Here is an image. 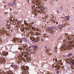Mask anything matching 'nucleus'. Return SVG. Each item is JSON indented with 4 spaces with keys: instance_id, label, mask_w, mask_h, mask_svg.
<instances>
[{
    "instance_id": "1",
    "label": "nucleus",
    "mask_w": 74,
    "mask_h": 74,
    "mask_svg": "<svg viewBox=\"0 0 74 74\" xmlns=\"http://www.w3.org/2000/svg\"><path fill=\"white\" fill-rule=\"evenodd\" d=\"M24 70L22 72V73L23 74H25L26 73V71L28 70L27 67H26V66H25L24 68Z\"/></svg>"
},
{
    "instance_id": "2",
    "label": "nucleus",
    "mask_w": 74,
    "mask_h": 74,
    "mask_svg": "<svg viewBox=\"0 0 74 74\" xmlns=\"http://www.w3.org/2000/svg\"><path fill=\"white\" fill-rule=\"evenodd\" d=\"M12 67L14 69V70H16L17 69V66L16 64H14V63H12L11 65Z\"/></svg>"
},
{
    "instance_id": "3",
    "label": "nucleus",
    "mask_w": 74,
    "mask_h": 74,
    "mask_svg": "<svg viewBox=\"0 0 74 74\" xmlns=\"http://www.w3.org/2000/svg\"><path fill=\"white\" fill-rule=\"evenodd\" d=\"M36 34L38 38H42V36L41 35V34L36 33Z\"/></svg>"
},
{
    "instance_id": "4",
    "label": "nucleus",
    "mask_w": 74,
    "mask_h": 74,
    "mask_svg": "<svg viewBox=\"0 0 74 74\" xmlns=\"http://www.w3.org/2000/svg\"><path fill=\"white\" fill-rule=\"evenodd\" d=\"M52 67H55V68H56V69L57 70H59V69H60V66H58L57 65H54V66L52 65Z\"/></svg>"
},
{
    "instance_id": "5",
    "label": "nucleus",
    "mask_w": 74,
    "mask_h": 74,
    "mask_svg": "<svg viewBox=\"0 0 74 74\" xmlns=\"http://www.w3.org/2000/svg\"><path fill=\"white\" fill-rule=\"evenodd\" d=\"M9 6H10V7H14L15 6V3H10L9 5Z\"/></svg>"
},
{
    "instance_id": "6",
    "label": "nucleus",
    "mask_w": 74,
    "mask_h": 74,
    "mask_svg": "<svg viewBox=\"0 0 74 74\" xmlns=\"http://www.w3.org/2000/svg\"><path fill=\"white\" fill-rule=\"evenodd\" d=\"M46 52L47 53L48 55H52V54L50 53L49 52V51L47 49H46Z\"/></svg>"
},
{
    "instance_id": "7",
    "label": "nucleus",
    "mask_w": 74,
    "mask_h": 74,
    "mask_svg": "<svg viewBox=\"0 0 74 74\" xmlns=\"http://www.w3.org/2000/svg\"><path fill=\"white\" fill-rule=\"evenodd\" d=\"M0 62H1V63H4L5 62V60L3 58H0Z\"/></svg>"
},
{
    "instance_id": "8",
    "label": "nucleus",
    "mask_w": 74,
    "mask_h": 74,
    "mask_svg": "<svg viewBox=\"0 0 74 74\" xmlns=\"http://www.w3.org/2000/svg\"><path fill=\"white\" fill-rule=\"evenodd\" d=\"M71 46H70V47L71 48H72L73 49V48H74V42H72L71 43Z\"/></svg>"
},
{
    "instance_id": "9",
    "label": "nucleus",
    "mask_w": 74,
    "mask_h": 74,
    "mask_svg": "<svg viewBox=\"0 0 74 74\" xmlns=\"http://www.w3.org/2000/svg\"><path fill=\"white\" fill-rule=\"evenodd\" d=\"M63 27V26L62 25H60L58 26V28L59 29H62V27Z\"/></svg>"
},
{
    "instance_id": "10",
    "label": "nucleus",
    "mask_w": 74,
    "mask_h": 74,
    "mask_svg": "<svg viewBox=\"0 0 74 74\" xmlns=\"http://www.w3.org/2000/svg\"><path fill=\"white\" fill-rule=\"evenodd\" d=\"M31 47H32V48H37V46L34 45H31L30 46Z\"/></svg>"
},
{
    "instance_id": "11",
    "label": "nucleus",
    "mask_w": 74,
    "mask_h": 74,
    "mask_svg": "<svg viewBox=\"0 0 74 74\" xmlns=\"http://www.w3.org/2000/svg\"><path fill=\"white\" fill-rule=\"evenodd\" d=\"M65 18L66 19L67 21H69V20H70V17L69 16H66Z\"/></svg>"
},
{
    "instance_id": "12",
    "label": "nucleus",
    "mask_w": 74,
    "mask_h": 74,
    "mask_svg": "<svg viewBox=\"0 0 74 74\" xmlns=\"http://www.w3.org/2000/svg\"><path fill=\"white\" fill-rule=\"evenodd\" d=\"M33 53L34 55H35V54H36V49H33Z\"/></svg>"
},
{
    "instance_id": "13",
    "label": "nucleus",
    "mask_w": 74,
    "mask_h": 74,
    "mask_svg": "<svg viewBox=\"0 0 74 74\" xmlns=\"http://www.w3.org/2000/svg\"><path fill=\"white\" fill-rule=\"evenodd\" d=\"M34 40L36 42H37L38 41H40V39H38L37 38H35L34 39Z\"/></svg>"
},
{
    "instance_id": "14",
    "label": "nucleus",
    "mask_w": 74,
    "mask_h": 74,
    "mask_svg": "<svg viewBox=\"0 0 74 74\" xmlns=\"http://www.w3.org/2000/svg\"><path fill=\"white\" fill-rule=\"evenodd\" d=\"M68 46H65V47H64V49L65 51H66L67 50V49H69V47H68Z\"/></svg>"
},
{
    "instance_id": "15",
    "label": "nucleus",
    "mask_w": 74,
    "mask_h": 74,
    "mask_svg": "<svg viewBox=\"0 0 74 74\" xmlns=\"http://www.w3.org/2000/svg\"><path fill=\"white\" fill-rule=\"evenodd\" d=\"M22 40L23 41H25V42H26L27 41V39L26 38H22Z\"/></svg>"
},
{
    "instance_id": "16",
    "label": "nucleus",
    "mask_w": 74,
    "mask_h": 74,
    "mask_svg": "<svg viewBox=\"0 0 74 74\" xmlns=\"http://www.w3.org/2000/svg\"><path fill=\"white\" fill-rule=\"evenodd\" d=\"M18 49H20V51H22V50L23 49H24V47L23 46L21 47L20 48L19 47Z\"/></svg>"
},
{
    "instance_id": "17",
    "label": "nucleus",
    "mask_w": 74,
    "mask_h": 74,
    "mask_svg": "<svg viewBox=\"0 0 74 74\" xmlns=\"http://www.w3.org/2000/svg\"><path fill=\"white\" fill-rule=\"evenodd\" d=\"M71 63H72L73 66H74V60H72L70 61Z\"/></svg>"
},
{
    "instance_id": "18",
    "label": "nucleus",
    "mask_w": 74,
    "mask_h": 74,
    "mask_svg": "<svg viewBox=\"0 0 74 74\" xmlns=\"http://www.w3.org/2000/svg\"><path fill=\"white\" fill-rule=\"evenodd\" d=\"M72 55V53H70L69 54H68L67 55V56H68V57H70V56H71Z\"/></svg>"
},
{
    "instance_id": "19",
    "label": "nucleus",
    "mask_w": 74,
    "mask_h": 74,
    "mask_svg": "<svg viewBox=\"0 0 74 74\" xmlns=\"http://www.w3.org/2000/svg\"><path fill=\"white\" fill-rule=\"evenodd\" d=\"M70 70V69L69 67H67L66 69L67 71H69V70Z\"/></svg>"
},
{
    "instance_id": "20",
    "label": "nucleus",
    "mask_w": 74,
    "mask_h": 74,
    "mask_svg": "<svg viewBox=\"0 0 74 74\" xmlns=\"http://www.w3.org/2000/svg\"><path fill=\"white\" fill-rule=\"evenodd\" d=\"M50 29L51 30H53V29H54V27H53L51 28Z\"/></svg>"
},
{
    "instance_id": "21",
    "label": "nucleus",
    "mask_w": 74,
    "mask_h": 74,
    "mask_svg": "<svg viewBox=\"0 0 74 74\" xmlns=\"http://www.w3.org/2000/svg\"><path fill=\"white\" fill-rule=\"evenodd\" d=\"M71 69H74V66H72L71 65Z\"/></svg>"
},
{
    "instance_id": "22",
    "label": "nucleus",
    "mask_w": 74,
    "mask_h": 74,
    "mask_svg": "<svg viewBox=\"0 0 74 74\" xmlns=\"http://www.w3.org/2000/svg\"><path fill=\"white\" fill-rule=\"evenodd\" d=\"M14 18L13 17H12L11 18V20L12 21L13 20H14Z\"/></svg>"
},
{
    "instance_id": "23",
    "label": "nucleus",
    "mask_w": 74,
    "mask_h": 74,
    "mask_svg": "<svg viewBox=\"0 0 74 74\" xmlns=\"http://www.w3.org/2000/svg\"><path fill=\"white\" fill-rule=\"evenodd\" d=\"M68 61H70V60L69 59H67L66 60V62H67Z\"/></svg>"
},
{
    "instance_id": "24",
    "label": "nucleus",
    "mask_w": 74,
    "mask_h": 74,
    "mask_svg": "<svg viewBox=\"0 0 74 74\" xmlns=\"http://www.w3.org/2000/svg\"><path fill=\"white\" fill-rule=\"evenodd\" d=\"M55 60L56 61V62H58V60L56 58H55Z\"/></svg>"
},
{
    "instance_id": "25",
    "label": "nucleus",
    "mask_w": 74,
    "mask_h": 74,
    "mask_svg": "<svg viewBox=\"0 0 74 74\" xmlns=\"http://www.w3.org/2000/svg\"><path fill=\"white\" fill-rule=\"evenodd\" d=\"M18 40V39L16 38V39H15L14 41H17V40Z\"/></svg>"
},
{
    "instance_id": "26",
    "label": "nucleus",
    "mask_w": 74,
    "mask_h": 74,
    "mask_svg": "<svg viewBox=\"0 0 74 74\" xmlns=\"http://www.w3.org/2000/svg\"><path fill=\"white\" fill-rule=\"evenodd\" d=\"M57 74H59V71H58L56 72Z\"/></svg>"
},
{
    "instance_id": "27",
    "label": "nucleus",
    "mask_w": 74,
    "mask_h": 74,
    "mask_svg": "<svg viewBox=\"0 0 74 74\" xmlns=\"http://www.w3.org/2000/svg\"><path fill=\"white\" fill-rule=\"evenodd\" d=\"M56 12H57L58 14H59V11L58 10H56Z\"/></svg>"
},
{
    "instance_id": "28",
    "label": "nucleus",
    "mask_w": 74,
    "mask_h": 74,
    "mask_svg": "<svg viewBox=\"0 0 74 74\" xmlns=\"http://www.w3.org/2000/svg\"><path fill=\"white\" fill-rule=\"evenodd\" d=\"M24 48H26V46H23Z\"/></svg>"
},
{
    "instance_id": "29",
    "label": "nucleus",
    "mask_w": 74,
    "mask_h": 74,
    "mask_svg": "<svg viewBox=\"0 0 74 74\" xmlns=\"http://www.w3.org/2000/svg\"><path fill=\"white\" fill-rule=\"evenodd\" d=\"M21 21H18V23H21Z\"/></svg>"
},
{
    "instance_id": "30",
    "label": "nucleus",
    "mask_w": 74,
    "mask_h": 74,
    "mask_svg": "<svg viewBox=\"0 0 74 74\" xmlns=\"http://www.w3.org/2000/svg\"><path fill=\"white\" fill-rule=\"evenodd\" d=\"M62 37H60V38H59V40H60V39H62Z\"/></svg>"
},
{
    "instance_id": "31",
    "label": "nucleus",
    "mask_w": 74,
    "mask_h": 74,
    "mask_svg": "<svg viewBox=\"0 0 74 74\" xmlns=\"http://www.w3.org/2000/svg\"><path fill=\"white\" fill-rule=\"evenodd\" d=\"M19 62L20 63H22V60L20 61Z\"/></svg>"
},
{
    "instance_id": "32",
    "label": "nucleus",
    "mask_w": 74,
    "mask_h": 74,
    "mask_svg": "<svg viewBox=\"0 0 74 74\" xmlns=\"http://www.w3.org/2000/svg\"><path fill=\"white\" fill-rule=\"evenodd\" d=\"M60 8H61L62 10H63V9L62 8V7L61 6Z\"/></svg>"
},
{
    "instance_id": "33",
    "label": "nucleus",
    "mask_w": 74,
    "mask_h": 74,
    "mask_svg": "<svg viewBox=\"0 0 74 74\" xmlns=\"http://www.w3.org/2000/svg\"><path fill=\"white\" fill-rule=\"evenodd\" d=\"M41 41H42V42H43V39H41Z\"/></svg>"
},
{
    "instance_id": "34",
    "label": "nucleus",
    "mask_w": 74,
    "mask_h": 74,
    "mask_svg": "<svg viewBox=\"0 0 74 74\" xmlns=\"http://www.w3.org/2000/svg\"><path fill=\"white\" fill-rule=\"evenodd\" d=\"M18 64H19V63H20V62H19V61H18Z\"/></svg>"
},
{
    "instance_id": "35",
    "label": "nucleus",
    "mask_w": 74,
    "mask_h": 74,
    "mask_svg": "<svg viewBox=\"0 0 74 74\" xmlns=\"http://www.w3.org/2000/svg\"><path fill=\"white\" fill-rule=\"evenodd\" d=\"M55 59L56 58H54V59H53V61H55Z\"/></svg>"
},
{
    "instance_id": "36",
    "label": "nucleus",
    "mask_w": 74,
    "mask_h": 74,
    "mask_svg": "<svg viewBox=\"0 0 74 74\" xmlns=\"http://www.w3.org/2000/svg\"><path fill=\"white\" fill-rule=\"evenodd\" d=\"M45 48H47V47L45 46Z\"/></svg>"
},
{
    "instance_id": "37",
    "label": "nucleus",
    "mask_w": 74,
    "mask_h": 74,
    "mask_svg": "<svg viewBox=\"0 0 74 74\" xmlns=\"http://www.w3.org/2000/svg\"><path fill=\"white\" fill-rule=\"evenodd\" d=\"M32 49L29 50V51H32Z\"/></svg>"
},
{
    "instance_id": "38",
    "label": "nucleus",
    "mask_w": 74,
    "mask_h": 74,
    "mask_svg": "<svg viewBox=\"0 0 74 74\" xmlns=\"http://www.w3.org/2000/svg\"><path fill=\"white\" fill-rule=\"evenodd\" d=\"M55 52H56V53H58V52H57V51H55Z\"/></svg>"
},
{
    "instance_id": "39",
    "label": "nucleus",
    "mask_w": 74,
    "mask_h": 74,
    "mask_svg": "<svg viewBox=\"0 0 74 74\" xmlns=\"http://www.w3.org/2000/svg\"><path fill=\"white\" fill-rule=\"evenodd\" d=\"M56 24H58V22H57L56 23Z\"/></svg>"
},
{
    "instance_id": "40",
    "label": "nucleus",
    "mask_w": 74,
    "mask_h": 74,
    "mask_svg": "<svg viewBox=\"0 0 74 74\" xmlns=\"http://www.w3.org/2000/svg\"><path fill=\"white\" fill-rule=\"evenodd\" d=\"M10 10H11V11H12V9L10 8Z\"/></svg>"
},
{
    "instance_id": "41",
    "label": "nucleus",
    "mask_w": 74,
    "mask_h": 74,
    "mask_svg": "<svg viewBox=\"0 0 74 74\" xmlns=\"http://www.w3.org/2000/svg\"><path fill=\"white\" fill-rule=\"evenodd\" d=\"M19 23H18V25H19Z\"/></svg>"
},
{
    "instance_id": "42",
    "label": "nucleus",
    "mask_w": 74,
    "mask_h": 74,
    "mask_svg": "<svg viewBox=\"0 0 74 74\" xmlns=\"http://www.w3.org/2000/svg\"><path fill=\"white\" fill-rule=\"evenodd\" d=\"M67 37L68 38H69V36H67Z\"/></svg>"
},
{
    "instance_id": "43",
    "label": "nucleus",
    "mask_w": 74,
    "mask_h": 74,
    "mask_svg": "<svg viewBox=\"0 0 74 74\" xmlns=\"http://www.w3.org/2000/svg\"><path fill=\"white\" fill-rule=\"evenodd\" d=\"M54 22V23H56V21H55Z\"/></svg>"
},
{
    "instance_id": "44",
    "label": "nucleus",
    "mask_w": 74,
    "mask_h": 74,
    "mask_svg": "<svg viewBox=\"0 0 74 74\" xmlns=\"http://www.w3.org/2000/svg\"><path fill=\"white\" fill-rule=\"evenodd\" d=\"M10 74H13V73H10Z\"/></svg>"
},
{
    "instance_id": "45",
    "label": "nucleus",
    "mask_w": 74,
    "mask_h": 74,
    "mask_svg": "<svg viewBox=\"0 0 74 74\" xmlns=\"http://www.w3.org/2000/svg\"><path fill=\"white\" fill-rule=\"evenodd\" d=\"M43 66H41V67H42Z\"/></svg>"
},
{
    "instance_id": "46",
    "label": "nucleus",
    "mask_w": 74,
    "mask_h": 74,
    "mask_svg": "<svg viewBox=\"0 0 74 74\" xmlns=\"http://www.w3.org/2000/svg\"><path fill=\"white\" fill-rule=\"evenodd\" d=\"M5 54H6V53H5Z\"/></svg>"
},
{
    "instance_id": "47",
    "label": "nucleus",
    "mask_w": 74,
    "mask_h": 74,
    "mask_svg": "<svg viewBox=\"0 0 74 74\" xmlns=\"http://www.w3.org/2000/svg\"><path fill=\"white\" fill-rule=\"evenodd\" d=\"M34 29V30H35V29Z\"/></svg>"
},
{
    "instance_id": "48",
    "label": "nucleus",
    "mask_w": 74,
    "mask_h": 74,
    "mask_svg": "<svg viewBox=\"0 0 74 74\" xmlns=\"http://www.w3.org/2000/svg\"><path fill=\"white\" fill-rule=\"evenodd\" d=\"M64 42H65V41H64Z\"/></svg>"
}]
</instances>
